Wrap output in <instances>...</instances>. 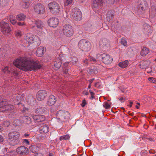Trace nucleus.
Returning a JSON list of instances; mask_svg holds the SVG:
<instances>
[{"instance_id": "obj_51", "label": "nucleus", "mask_w": 156, "mask_h": 156, "mask_svg": "<svg viewBox=\"0 0 156 156\" xmlns=\"http://www.w3.org/2000/svg\"><path fill=\"white\" fill-rule=\"evenodd\" d=\"M23 142L27 144H29V141L27 139H24L23 140Z\"/></svg>"}, {"instance_id": "obj_6", "label": "nucleus", "mask_w": 156, "mask_h": 156, "mask_svg": "<svg viewBox=\"0 0 156 156\" xmlns=\"http://www.w3.org/2000/svg\"><path fill=\"white\" fill-rule=\"evenodd\" d=\"M0 30L4 34L8 35L11 30L9 23L5 21H2L0 23Z\"/></svg>"}, {"instance_id": "obj_64", "label": "nucleus", "mask_w": 156, "mask_h": 156, "mask_svg": "<svg viewBox=\"0 0 156 156\" xmlns=\"http://www.w3.org/2000/svg\"><path fill=\"white\" fill-rule=\"evenodd\" d=\"M94 80V79H92L90 80V83H91Z\"/></svg>"}, {"instance_id": "obj_57", "label": "nucleus", "mask_w": 156, "mask_h": 156, "mask_svg": "<svg viewBox=\"0 0 156 156\" xmlns=\"http://www.w3.org/2000/svg\"><path fill=\"white\" fill-rule=\"evenodd\" d=\"M149 152L151 153H155V151L154 150H150L149 151Z\"/></svg>"}, {"instance_id": "obj_24", "label": "nucleus", "mask_w": 156, "mask_h": 156, "mask_svg": "<svg viewBox=\"0 0 156 156\" xmlns=\"http://www.w3.org/2000/svg\"><path fill=\"white\" fill-rule=\"evenodd\" d=\"M33 119L36 122H40L44 121L45 119V117L43 115H35L33 116Z\"/></svg>"}, {"instance_id": "obj_52", "label": "nucleus", "mask_w": 156, "mask_h": 156, "mask_svg": "<svg viewBox=\"0 0 156 156\" xmlns=\"http://www.w3.org/2000/svg\"><path fill=\"white\" fill-rule=\"evenodd\" d=\"M89 92L91 94V96L92 97V98H94V93L92 92V90H90Z\"/></svg>"}, {"instance_id": "obj_37", "label": "nucleus", "mask_w": 156, "mask_h": 156, "mask_svg": "<svg viewBox=\"0 0 156 156\" xmlns=\"http://www.w3.org/2000/svg\"><path fill=\"white\" fill-rule=\"evenodd\" d=\"M89 61L93 63H95L97 62V60L95 58L92 56H89L88 57Z\"/></svg>"}, {"instance_id": "obj_12", "label": "nucleus", "mask_w": 156, "mask_h": 156, "mask_svg": "<svg viewBox=\"0 0 156 156\" xmlns=\"http://www.w3.org/2000/svg\"><path fill=\"white\" fill-rule=\"evenodd\" d=\"M48 23L50 27H55L58 24L59 20L58 18L52 17L48 20Z\"/></svg>"}, {"instance_id": "obj_61", "label": "nucleus", "mask_w": 156, "mask_h": 156, "mask_svg": "<svg viewBox=\"0 0 156 156\" xmlns=\"http://www.w3.org/2000/svg\"><path fill=\"white\" fill-rule=\"evenodd\" d=\"M84 94L85 95H87L89 94V93L87 91H84Z\"/></svg>"}, {"instance_id": "obj_21", "label": "nucleus", "mask_w": 156, "mask_h": 156, "mask_svg": "<svg viewBox=\"0 0 156 156\" xmlns=\"http://www.w3.org/2000/svg\"><path fill=\"white\" fill-rule=\"evenodd\" d=\"M56 101L57 99L55 97L54 95H51L48 98L47 103V105L49 106L53 105L55 104Z\"/></svg>"}, {"instance_id": "obj_56", "label": "nucleus", "mask_w": 156, "mask_h": 156, "mask_svg": "<svg viewBox=\"0 0 156 156\" xmlns=\"http://www.w3.org/2000/svg\"><path fill=\"white\" fill-rule=\"evenodd\" d=\"M18 24L19 26H23V25H25V23H20V22H19L17 23Z\"/></svg>"}, {"instance_id": "obj_16", "label": "nucleus", "mask_w": 156, "mask_h": 156, "mask_svg": "<svg viewBox=\"0 0 156 156\" xmlns=\"http://www.w3.org/2000/svg\"><path fill=\"white\" fill-rule=\"evenodd\" d=\"M138 7L140 8L142 10H145L147 8V2L146 0H138Z\"/></svg>"}, {"instance_id": "obj_17", "label": "nucleus", "mask_w": 156, "mask_h": 156, "mask_svg": "<svg viewBox=\"0 0 156 156\" xmlns=\"http://www.w3.org/2000/svg\"><path fill=\"white\" fill-rule=\"evenodd\" d=\"M142 29L144 33L146 35L151 34L152 32L151 26L147 23H145L143 25Z\"/></svg>"}, {"instance_id": "obj_7", "label": "nucleus", "mask_w": 156, "mask_h": 156, "mask_svg": "<svg viewBox=\"0 0 156 156\" xmlns=\"http://www.w3.org/2000/svg\"><path fill=\"white\" fill-rule=\"evenodd\" d=\"M108 4H113L114 0H105ZM105 0H93L92 7L94 8H98L99 5H103L105 4Z\"/></svg>"}, {"instance_id": "obj_45", "label": "nucleus", "mask_w": 156, "mask_h": 156, "mask_svg": "<svg viewBox=\"0 0 156 156\" xmlns=\"http://www.w3.org/2000/svg\"><path fill=\"white\" fill-rule=\"evenodd\" d=\"M9 125L10 122L9 121H5L3 124L2 126L5 127L9 126Z\"/></svg>"}, {"instance_id": "obj_19", "label": "nucleus", "mask_w": 156, "mask_h": 156, "mask_svg": "<svg viewBox=\"0 0 156 156\" xmlns=\"http://www.w3.org/2000/svg\"><path fill=\"white\" fill-rule=\"evenodd\" d=\"M4 103L3 101H2L0 103V111H8V110H11L13 109L14 107L13 105H7L2 106V105L4 104Z\"/></svg>"}, {"instance_id": "obj_14", "label": "nucleus", "mask_w": 156, "mask_h": 156, "mask_svg": "<svg viewBox=\"0 0 156 156\" xmlns=\"http://www.w3.org/2000/svg\"><path fill=\"white\" fill-rule=\"evenodd\" d=\"M47 93L44 90H40L36 94V98L39 101L43 100L47 96Z\"/></svg>"}, {"instance_id": "obj_44", "label": "nucleus", "mask_w": 156, "mask_h": 156, "mask_svg": "<svg viewBox=\"0 0 156 156\" xmlns=\"http://www.w3.org/2000/svg\"><path fill=\"white\" fill-rule=\"evenodd\" d=\"M96 58H97L96 60H97V62L98 60L101 59V58L102 59V54H97Z\"/></svg>"}, {"instance_id": "obj_13", "label": "nucleus", "mask_w": 156, "mask_h": 156, "mask_svg": "<svg viewBox=\"0 0 156 156\" xmlns=\"http://www.w3.org/2000/svg\"><path fill=\"white\" fill-rule=\"evenodd\" d=\"M24 39L27 43H28V45L27 46L30 44H32L34 42L35 40V37L34 36L31 34L27 33L25 35L24 37Z\"/></svg>"}, {"instance_id": "obj_27", "label": "nucleus", "mask_w": 156, "mask_h": 156, "mask_svg": "<svg viewBox=\"0 0 156 156\" xmlns=\"http://www.w3.org/2000/svg\"><path fill=\"white\" fill-rule=\"evenodd\" d=\"M49 131V127L48 125L45 124L40 129L41 133H47Z\"/></svg>"}, {"instance_id": "obj_10", "label": "nucleus", "mask_w": 156, "mask_h": 156, "mask_svg": "<svg viewBox=\"0 0 156 156\" xmlns=\"http://www.w3.org/2000/svg\"><path fill=\"white\" fill-rule=\"evenodd\" d=\"M20 136L19 133L16 132L9 133L8 134L9 139L12 141L15 142L14 145L19 142L18 139Z\"/></svg>"}, {"instance_id": "obj_9", "label": "nucleus", "mask_w": 156, "mask_h": 156, "mask_svg": "<svg viewBox=\"0 0 156 156\" xmlns=\"http://www.w3.org/2000/svg\"><path fill=\"white\" fill-rule=\"evenodd\" d=\"M2 71L4 73L7 74L9 73L10 74L11 76H14V77H15L16 78L18 77V73L17 72L16 70V68H14V69L13 68H11L10 69V71L9 70L8 67L7 66H5L4 67V69H2Z\"/></svg>"}, {"instance_id": "obj_5", "label": "nucleus", "mask_w": 156, "mask_h": 156, "mask_svg": "<svg viewBox=\"0 0 156 156\" xmlns=\"http://www.w3.org/2000/svg\"><path fill=\"white\" fill-rule=\"evenodd\" d=\"M48 6L50 12L53 14L59 13L61 9L59 4L55 2L49 3Z\"/></svg>"}, {"instance_id": "obj_28", "label": "nucleus", "mask_w": 156, "mask_h": 156, "mask_svg": "<svg viewBox=\"0 0 156 156\" xmlns=\"http://www.w3.org/2000/svg\"><path fill=\"white\" fill-rule=\"evenodd\" d=\"M129 62L127 60L124 61L122 62H119L118 65L121 68H124L126 67L129 64Z\"/></svg>"}, {"instance_id": "obj_30", "label": "nucleus", "mask_w": 156, "mask_h": 156, "mask_svg": "<svg viewBox=\"0 0 156 156\" xmlns=\"http://www.w3.org/2000/svg\"><path fill=\"white\" fill-rule=\"evenodd\" d=\"M156 14V8L155 6H152L150 10V15L152 17H154Z\"/></svg>"}, {"instance_id": "obj_29", "label": "nucleus", "mask_w": 156, "mask_h": 156, "mask_svg": "<svg viewBox=\"0 0 156 156\" xmlns=\"http://www.w3.org/2000/svg\"><path fill=\"white\" fill-rule=\"evenodd\" d=\"M151 62L149 60L147 61L141 63L140 64V67L141 68H146V67H148V66L150 64Z\"/></svg>"}, {"instance_id": "obj_25", "label": "nucleus", "mask_w": 156, "mask_h": 156, "mask_svg": "<svg viewBox=\"0 0 156 156\" xmlns=\"http://www.w3.org/2000/svg\"><path fill=\"white\" fill-rule=\"evenodd\" d=\"M150 51L146 47H144L141 50L140 54L143 56H145L149 53Z\"/></svg>"}, {"instance_id": "obj_18", "label": "nucleus", "mask_w": 156, "mask_h": 156, "mask_svg": "<svg viewBox=\"0 0 156 156\" xmlns=\"http://www.w3.org/2000/svg\"><path fill=\"white\" fill-rule=\"evenodd\" d=\"M100 45L104 49H107L110 46L109 41L107 39H102L100 41Z\"/></svg>"}, {"instance_id": "obj_39", "label": "nucleus", "mask_w": 156, "mask_h": 156, "mask_svg": "<svg viewBox=\"0 0 156 156\" xmlns=\"http://www.w3.org/2000/svg\"><path fill=\"white\" fill-rule=\"evenodd\" d=\"M77 61V59L76 58L74 57H73L72 58L71 60V62L73 64H75L76 63Z\"/></svg>"}, {"instance_id": "obj_1", "label": "nucleus", "mask_w": 156, "mask_h": 156, "mask_svg": "<svg viewBox=\"0 0 156 156\" xmlns=\"http://www.w3.org/2000/svg\"><path fill=\"white\" fill-rule=\"evenodd\" d=\"M13 64L19 69L25 71L36 70L41 67L38 61L26 57H19L14 59Z\"/></svg>"}, {"instance_id": "obj_53", "label": "nucleus", "mask_w": 156, "mask_h": 156, "mask_svg": "<svg viewBox=\"0 0 156 156\" xmlns=\"http://www.w3.org/2000/svg\"><path fill=\"white\" fill-rule=\"evenodd\" d=\"M89 60L88 59H88H85V60L84 61V62H83L84 64L85 65L88 64V62H89Z\"/></svg>"}, {"instance_id": "obj_55", "label": "nucleus", "mask_w": 156, "mask_h": 156, "mask_svg": "<svg viewBox=\"0 0 156 156\" xmlns=\"http://www.w3.org/2000/svg\"><path fill=\"white\" fill-rule=\"evenodd\" d=\"M119 99L121 102H122L124 101L125 100V98H124L123 97H121L119 98Z\"/></svg>"}, {"instance_id": "obj_63", "label": "nucleus", "mask_w": 156, "mask_h": 156, "mask_svg": "<svg viewBox=\"0 0 156 156\" xmlns=\"http://www.w3.org/2000/svg\"><path fill=\"white\" fill-rule=\"evenodd\" d=\"M130 104L129 105H128L129 106V107H131V106H132V104L133 103V102L130 101Z\"/></svg>"}, {"instance_id": "obj_58", "label": "nucleus", "mask_w": 156, "mask_h": 156, "mask_svg": "<svg viewBox=\"0 0 156 156\" xmlns=\"http://www.w3.org/2000/svg\"><path fill=\"white\" fill-rule=\"evenodd\" d=\"M69 63L68 62H65V63H64L63 65L65 67H67V66H68V65Z\"/></svg>"}, {"instance_id": "obj_50", "label": "nucleus", "mask_w": 156, "mask_h": 156, "mask_svg": "<svg viewBox=\"0 0 156 156\" xmlns=\"http://www.w3.org/2000/svg\"><path fill=\"white\" fill-rule=\"evenodd\" d=\"M63 56H64V54H63V53H60L59 57H58L59 58V61H61V59H62L63 57Z\"/></svg>"}, {"instance_id": "obj_36", "label": "nucleus", "mask_w": 156, "mask_h": 156, "mask_svg": "<svg viewBox=\"0 0 156 156\" xmlns=\"http://www.w3.org/2000/svg\"><path fill=\"white\" fill-rule=\"evenodd\" d=\"M114 12L113 11H109L108 12L107 14V17L109 19H110L113 17Z\"/></svg>"}, {"instance_id": "obj_46", "label": "nucleus", "mask_w": 156, "mask_h": 156, "mask_svg": "<svg viewBox=\"0 0 156 156\" xmlns=\"http://www.w3.org/2000/svg\"><path fill=\"white\" fill-rule=\"evenodd\" d=\"M15 35L17 37H20L22 35V33L20 31H16L15 32Z\"/></svg>"}, {"instance_id": "obj_54", "label": "nucleus", "mask_w": 156, "mask_h": 156, "mask_svg": "<svg viewBox=\"0 0 156 156\" xmlns=\"http://www.w3.org/2000/svg\"><path fill=\"white\" fill-rule=\"evenodd\" d=\"M86 104V101L85 100H83V101L82 103L81 104V105L82 107H84V106H85Z\"/></svg>"}, {"instance_id": "obj_20", "label": "nucleus", "mask_w": 156, "mask_h": 156, "mask_svg": "<svg viewBox=\"0 0 156 156\" xmlns=\"http://www.w3.org/2000/svg\"><path fill=\"white\" fill-rule=\"evenodd\" d=\"M45 51V48L43 46H40L37 49L36 55L38 57L42 56Z\"/></svg>"}, {"instance_id": "obj_42", "label": "nucleus", "mask_w": 156, "mask_h": 156, "mask_svg": "<svg viewBox=\"0 0 156 156\" xmlns=\"http://www.w3.org/2000/svg\"><path fill=\"white\" fill-rule=\"evenodd\" d=\"M72 0H65L64 1V4L66 5L72 4Z\"/></svg>"}, {"instance_id": "obj_48", "label": "nucleus", "mask_w": 156, "mask_h": 156, "mask_svg": "<svg viewBox=\"0 0 156 156\" xmlns=\"http://www.w3.org/2000/svg\"><path fill=\"white\" fill-rule=\"evenodd\" d=\"M35 148V146H31L30 147V149L31 150L32 152H35V151L34 149Z\"/></svg>"}, {"instance_id": "obj_3", "label": "nucleus", "mask_w": 156, "mask_h": 156, "mask_svg": "<svg viewBox=\"0 0 156 156\" xmlns=\"http://www.w3.org/2000/svg\"><path fill=\"white\" fill-rule=\"evenodd\" d=\"M56 115L57 118L61 122L67 121L69 118V113L62 110L58 111Z\"/></svg>"}, {"instance_id": "obj_26", "label": "nucleus", "mask_w": 156, "mask_h": 156, "mask_svg": "<svg viewBox=\"0 0 156 156\" xmlns=\"http://www.w3.org/2000/svg\"><path fill=\"white\" fill-rule=\"evenodd\" d=\"M54 68L55 70L58 69L61 66V62L58 59L55 60L54 62Z\"/></svg>"}, {"instance_id": "obj_32", "label": "nucleus", "mask_w": 156, "mask_h": 156, "mask_svg": "<svg viewBox=\"0 0 156 156\" xmlns=\"http://www.w3.org/2000/svg\"><path fill=\"white\" fill-rule=\"evenodd\" d=\"M30 3L29 2H23L21 3V6L24 8H28Z\"/></svg>"}, {"instance_id": "obj_22", "label": "nucleus", "mask_w": 156, "mask_h": 156, "mask_svg": "<svg viewBox=\"0 0 156 156\" xmlns=\"http://www.w3.org/2000/svg\"><path fill=\"white\" fill-rule=\"evenodd\" d=\"M16 151L17 153L23 154L27 153L28 149L25 147L21 146L17 148L16 149Z\"/></svg>"}, {"instance_id": "obj_47", "label": "nucleus", "mask_w": 156, "mask_h": 156, "mask_svg": "<svg viewBox=\"0 0 156 156\" xmlns=\"http://www.w3.org/2000/svg\"><path fill=\"white\" fill-rule=\"evenodd\" d=\"M2 6L5 5L8 2V0H2Z\"/></svg>"}, {"instance_id": "obj_11", "label": "nucleus", "mask_w": 156, "mask_h": 156, "mask_svg": "<svg viewBox=\"0 0 156 156\" xmlns=\"http://www.w3.org/2000/svg\"><path fill=\"white\" fill-rule=\"evenodd\" d=\"M34 10L36 13L42 14L45 12V9L44 5L41 4H38L35 5Z\"/></svg>"}, {"instance_id": "obj_60", "label": "nucleus", "mask_w": 156, "mask_h": 156, "mask_svg": "<svg viewBox=\"0 0 156 156\" xmlns=\"http://www.w3.org/2000/svg\"><path fill=\"white\" fill-rule=\"evenodd\" d=\"M68 73V69H65L64 71V73L65 74H67Z\"/></svg>"}, {"instance_id": "obj_62", "label": "nucleus", "mask_w": 156, "mask_h": 156, "mask_svg": "<svg viewBox=\"0 0 156 156\" xmlns=\"http://www.w3.org/2000/svg\"><path fill=\"white\" fill-rule=\"evenodd\" d=\"M36 156H42V155L41 153H37Z\"/></svg>"}, {"instance_id": "obj_34", "label": "nucleus", "mask_w": 156, "mask_h": 156, "mask_svg": "<svg viewBox=\"0 0 156 156\" xmlns=\"http://www.w3.org/2000/svg\"><path fill=\"white\" fill-rule=\"evenodd\" d=\"M36 23L38 28L42 29L44 27V24L41 21L36 22Z\"/></svg>"}, {"instance_id": "obj_31", "label": "nucleus", "mask_w": 156, "mask_h": 156, "mask_svg": "<svg viewBox=\"0 0 156 156\" xmlns=\"http://www.w3.org/2000/svg\"><path fill=\"white\" fill-rule=\"evenodd\" d=\"M25 15L22 13L18 14L16 16V18L19 21H23L25 20Z\"/></svg>"}, {"instance_id": "obj_59", "label": "nucleus", "mask_w": 156, "mask_h": 156, "mask_svg": "<svg viewBox=\"0 0 156 156\" xmlns=\"http://www.w3.org/2000/svg\"><path fill=\"white\" fill-rule=\"evenodd\" d=\"M3 140V137H2L1 135H0V142H2Z\"/></svg>"}, {"instance_id": "obj_33", "label": "nucleus", "mask_w": 156, "mask_h": 156, "mask_svg": "<svg viewBox=\"0 0 156 156\" xmlns=\"http://www.w3.org/2000/svg\"><path fill=\"white\" fill-rule=\"evenodd\" d=\"M9 20L12 24L14 25L16 22V20L13 15H11L9 16Z\"/></svg>"}, {"instance_id": "obj_35", "label": "nucleus", "mask_w": 156, "mask_h": 156, "mask_svg": "<svg viewBox=\"0 0 156 156\" xmlns=\"http://www.w3.org/2000/svg\"><path fill=\"white\" fill-rule=\"evenodd\" d=\"M70 138V136L69 135H64L60 136L59 138V140H67L69 139Z\"/></svg>"}, {"instance_id": "obj_15", "label": "nucleus", "mask_w": 156, "mask_h": 156, "mask_svg": "<svg viewBox=\"0 0 156 156\" xmlns=\"http://www.w3.org/2000/svg\"><path fill=\"white\" fill-rule=\"evenodd\" d=\"M112 58L109 55L105 54H102V62L105 64H109L112 62Z\"/></svg>"}, {"instance_id": "obj_41", "label": "nucleus", "mask_w": 156, "mask_h": 156, "mask_svg": "<svg viewBox=\"0 0 156 156\" xmlns=\"http://www.w3.org/2000/svg\"><path fill=\"white\" fill-rule=\"evenodd\" d=\"M103 106L105 108H109L111 107V106L107 102H105L103 104Z\"/></svg>"}, {"instance_id": "obj_43", "label": "nucleus", "mask_w": 156, "mask_h": 156, "mask_svg": "<svg viewBox=\"0 0 156 156\" xmlns=\"http://www.w3.org/2000/svg\"><path fill=\"white\" fill-rule=\"evenodd\" d=\"M17 105L19 106V108H20V109H22V107L23 108V111H25L27 109L26 108H24V107H23V106L22 105V104H21V103H19L17 104Z\"/></svg>"}, {"instance_id": "obj_8", "label": "nucleus", "mask_w": 156, "mask_h": 156, "mask_svg": "<svg viewBox=\"0 0 156 156\" xmlns=\"http://www.w3.org/2000/svg\"><path fill=\"white\" fill-rule=\"evenodd\" d=\"M71 15L75 20L80 21L81 19V12L79 9H73L71 12Z\"/></svg>"}, {"instance_id": "obj_40", "label": "nucleus", "mask_w": 156, "mask_h": 156, "mask_svg": "<svg viewBox=\"0 0 156 156\" xmlns=\"http://www.w3.org/2000/svg\"><path fill=\"white\" fill-rule=\"evenodd\" d=\"M148 80L151 82L154 83H156V79L155 78H154V77H149Z\"/></svg>"}, {"instance_id": "obj_38", "label": "nucleus", "mask_w": 156, "mask_h": 156, "mask_svg": "<svg viewBox=\"0 0 156 156\" xmlns=\"http://www.w3.org/2000/svg\"><path fill=\"white\" fill-rule=\"evenodd\" d=\"M121 44L124 46H126L127 45V42L126 39L125 38H122L121 39L120 41Z\"/></svg>"}, {"instance_id": "obj_4", "label": "nucleus", "mask_w": 156, "mask_h": 156, "mask_svg": "<svg viewBox=\"0 0 156 156\" xmlns=\"http://www.w3.org/2000/svg\"><path fill=\"white\" fill-rule=\"evenodd\" d=\"M62 32L63 34L67 37L72 36L74 33L73 27L68 24H65L63 26Z\"/></svg>"}, {"instance_id": "obj_2", "label": "nucleus", "mask_w": 156, "mask_h": 156, "mask_svg": "<svg viewBox=\"0 0 156 156\" xmlns=\"http://www.w3.org/2000/svg\"><path fill=\"white\" fill-rule=\"evenodd\" d=\"M78 48L83 51H89L91 48V44L90 41L85 39H81L78 43Z\"/></svg>"}, {"instance_id": "obj_23", "label": "nucleus", "mask_w": 156, "mask_h": 156, "mask_svg": "<svg viewBox=\"0 0 156 156\" xmlns=\"http://www.w3.org/2000/svg\"><path fill=\"white\" fill-rule=\"evenodd\" d=\"M20 120L22 122L26 124H29L31 123V119L28 116H24L21 117Z\"/></svg>"}, {"instance_id": "obj_49", "label": "nucleus", "mask_w": 156, "mask_h": 156, "mask_svg": "<svg viewBox=\"0 0 156 156\" xmlns=\"http://www.w3.org/2000/svg\"><path fill=\"white\" fill-rule=\"evenodd\" d=\"M101 84V82L98 81L95 83V87H99L100 86Z\"/></svg>"}]
</instances>
